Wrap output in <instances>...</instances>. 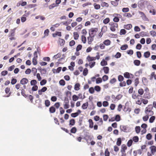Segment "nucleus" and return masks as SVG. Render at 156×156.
I'll return each instance as SVG.
<instances>
[{"label": "nucleus", "instance_id": "nucleus-62", "mask_svg": "<svg viewBox=\"0 0 156 156\" xmlns=\"http://www.w3.org/2000/svg\"><path fill=\"white\" fill-rule=\"evenodd\" d=\"M102 82V79L101 78L99 77L97 78L96 80V83H101Z\"/></svg>", "mask_w": 156, "mask_h": 156}, {"label": "nucleus", "instance_id": "nucleus-29", "mask_svg": "<svg viewBox=\"0 0 156 156\" xmlns=\"http://www.w3.org/2000/svg\"><path fill=\"white\" fill-rule=\"evenodd\" d=\"M150 55V53L149 51H147L144 53V56L146 58L149 57Z\"/></svg>", "mask_w": 156, "mask_h": 156}, {"label": "nucleus", "instance_id": "nucleus-46", "mask_svg": "<svg viewBox=\"0 0 156 156\" xmlns=\"http://www.w3.org/2000/svg\"><path fill=\"white\" fill-rule=\"evenodd\" d=\"M152 136L151 134L149 133L147 134L146 136V138L148 140H150L152 139Z\"/></svg>", "mask_w": 156, "mask_h": 156}, {"label": "nucleus", "instance_id": "nucleus-49", "mask_svg": "<svg viewBox=\"0 0 156 156\" xmlns=\"http://www.w3.org/2000/svg\"><path fill=\"white\" fill-rule=\"evenodd\" d=\"M50 104V101L48 100H46L45 101V105L46 107H48Z\"/></svg>", "mask_w": 156, "mask_h": 156}, {"label": "nucleus", "instance_id": "nucleus-37", "mask_svg": "<svg viewBox=\"0 0 156 156\" xmlns=\"http://www.w3.org/2000/svg\"><path fill=\"white\" fill-rule=\"evenodd\" d=\"M155 119V117L154 116H152L150 118L149 122L150 123H152Z\"/></svg>", "mask_w": 156, "mask_h": 156}, {"label": "nucleus", "instance_id": "nucleus-43", "mask_svg": "<svg viewBox=\"0 0 156 156\" xmlns=\"http://www.w3.org/2000/svg\"><path fill=\"white\" fill-rule=\"evenodd\" d=\"M82 48V46L81 44H79L77 46L76 48V51H79Z\"/></svg>", "mask_w": 156, "mask_h": 156}, {"label": "nucleus", "instance_id": "nucleus-18", "mask_svg": "<svg viewBox=\"0 0 156 156\" xmlns=\"http://www.w3.org/2000/svg\"><path fill=\"white\" fill-rule=\"evenodd\" d=\"M49 111L50 113H53L55 112L56 109L54 106H51L49 108Z\"/></svg>", "mask_w": 156, "mask_h": 156}, {"label": "nucleus", "instance_id": "nucleus-61", "mask_svg": "<svg viewBox=\"0 0 156 156\" xmlns=\"http://www.w3.org/2000/svg\"><path fill=\"white\" fill-rule=\"evenodd\" d=\"M56 7L55 3H53L48 6V8L49 9H51L55 7Z\"/></svg>", "mask_w": 156, "mask_h": 156}, {"label": "nucleus", "instance_id": "nucleus-38", "mask_svg": "<svg viewBox=\"0 0 156 156\" xmlns=\"http://www.w3.org/2000/svg\"><path fill=\"white\" fill-rule=\"evenodd\" d=\"M122 143L121 139V138H119L117 139V141L116 142V144L118 146H120Z\"/></svg>", "mask_w": 156, "mask_h": 156}, {"label": "nucleus", "instance_id": "nucleus-6", "mask_svg": "<svg viewBox=\"0 0 156 156\" xmlns=\"http://www.w3.org/2000/svg\"><path fill=\"white\" fill-rule=\"evenodd\" d=\"M69 100L68 98H65L64 100V108L65 109H66L69 108Z\"/></svg>", "mask_w": 156, "mask_h": 156}, {"label": "nucleus", "instance_id": "nucleus-12", "mask_svg": "<svg viewBox=\"0 0 156 156\" xmlns=\"http://www.w3.org/2000/svg\"><path fill=\"white\" fill-rule=\"evenodd\" d=\"M16 30V28H15L11 30L9 37L14 36L15 35V31Z\"/></svg>", "mask_w": 156, "mask_h": 156}, {"label": "nucleus", "instance_id": "nucleus-21", "mask_svg": "<svg viewBox=\"0 0 156 156\" xmlns=\"http://www.w3.org/2000/svg\"><path fill=\"white\" fill-rule=\"evenodd\" d=\"M127 127L126 126L122 125L120 126V129L121 131L124 132H126L127 130Z\"/></svg>", "mask_w": 156, "mask_h": 156}, {"label": "nucleus", "instance_id": "nucleus-50", "mask_svg": "<svg viewBox=\"0 0 156 156\" xmlns=\"http://www.w3.org/2000/svg\"><path fill=\"white\" fill-rule=\"evenodd\" d=\"M37 52L39 53H40V51H38V49H37V51H35L34 52V57L33 58H37L38 57V56L37 55Z\"/></svg>", "mask_w": 156, "mask_h": 156}, {"label": "nucleus", "instance_id": "nucleus-63", "mask_svg": "<svg viewBox=\"0 0 156 156\" xmlns=\"http://www.w3.org/2000/svg\"><path fill=\"white\" fill-rule=\"evenodd\" d=\"M133 143V140H129L127 143V145L128 147H130L132 145Z\"/></svg>", "mask_w": 156, "mask_h": 156}, {"label": "nucleus", "instance_id": "nucleus-7", "mask_svg": "<svg viewBox=\"0 0 156 156\" xmlns=\"http://www.w3.org/2000/svg\"><path fill=\"white\" fill-rule=\"evenodd\" d=\"M148 2L147 1L141 0H140L139 3V5L141 7H143L145 5H147Z\"/></svg>", "mask_w": 156, "mask_h": 156}, {"label": "nucleus", "instance_id": "nucleus-45", "mask_svg": "<svg viewBox=\"0 0 156 156\" xmlns=\"http://www.w3.org/2000/svg\"><path fill=\"white\" fill-rule=\"evenodd\" d=\"M124 79L123 77L121 75H119L118 76V80L119 82L122 81Z\"/></svg>", "mask_w": 156, "mask_h": 156}, {"label": "nucleus", "instance_id": "nucleus-17", "mask_svg": "<svg viewBox=\"0 0 156 156\" xmlns=\"http://www.w3.org/2000/svg\"><path fill=\"white\" fill-rule=\"evenodd\" d=\"M116 15H117V16H119L118 17L115 16V17H114V18L113 19V21L117 23V22H118L119 20V18H120V17H121L122 16L118 14H116Z\"/></svg>", "mask_w": 156, "mask_h": 156}, {"label": "nucleus", "instance_id": "nucleus-2", "mask_svg": "<svg viewBox=\"0 0 156 156\" xmlns=\"http://www.w3.org/2000/svg\"><path fill=\"white\" fill-rule=\"evenodd\" d=\"M98 31L97 28H91L89 31V35L94 37L97 34Z\"/></svg>", "mask_w": 156, "mask_h": 156}, {"label": "nucleus", "instance_id": "nucleus-32", "mask_svg": "<svg viewBox=\"0 0 156 156\" xmlns=\"http://www.w3.org/2000/svg\"><path fill=\"white\" fill-rule=\"evenodd\" d=\"M128 48V46L127 44H126L122 45L120 47V49L122 50H125Z\"/></svg>", "mask_w": 156, "mask_h": 156}, {"label": "nucleus", "instance_id": "nucleus-22", "mask_svg": "<svg viewBox=\"0 0 156 156\" xmlns=\"http://www.w3.org/2000/svg\"><path fill=\"white\" fill-rule=\"evenodd\" d=\"M10 89L9 87H7L5 89V93L7 94L9 93V94L7 96L8 97H9L11 94V92H10Z\"/></svg>", "mask_w": 156, "mask_h": 156}, {"label": "nucleus", "instance_id": "nucleus-4", "mask_svg": "<svg viewBox=\"0 0 156 156\" xmlns=\"http://www.w3.org/2000/svg\"><path fill=\"white\" fill-rule=\"evenodd\" d=\"M109 24L110 26V30L112 32L115 31L116 30V28L118 27V24L115 23L111 22L109 23Z\"/></svg>", "mask_w": 156, "mask_h": 156}, {"label": "nucleus", "instance_id": "nucleus-25", "mask_svg": "<svg viewBox=\"0 0 156 156\" xmlns=\"http://www.w3.org/2000/svg\"><path fill=\"white\" fill-rule=\"evenodd\" d=\"M88 106V103L87 102L83 103L82 106V108L83 109H85L87 108Z\"/></svg>", "mask_w": 156, "mask_h": 156}, {"label": "nucleus", "instance_id": "nucleus-60", "mask_svg": "<svg viewBox=\"0 0 156 156\" xmlns=\"http://www.w3.org/2000/svg\"><path fill=\"white\" fill-rule=\"evenodd\" d=\"M121 54L120 53L118 52L116 53V54L115 55L114 57L116 58H119L121 57Z\"/></svg>", "mask_w": 156, "mask_h": 156}, {"label": "nucleus", "instance_id": "nucleus-31", "mask_svg": "<svg viewBox=\"0 0 156 156\" xmlns=\"http://www.w3.org/2000/svg\"><path fill=\"white\" fill-rule=\"evenodd\" d=\"M135 131L136 133L138 134L140 131V126H136L135 128Z\"/></svg>", "mask_w": 156, "mask_h": 156}, {"label": "nucleus", "instance_id": "nucleus-59", "mask_svg": "<svg viewBox=\"0 0 156 156\" xmlns=\"http://www.w3.org/2000/svg\"><path fill=\"white\" fill-rule=\"evenodd\" d=\"M94 89L97 92L100 91L101 90L100 87L98 86H96L94 87Z\"/></svg>", "mask_w": 156, "mask_h": 156}, {"label": "nucleus", "instance_id": "nucleus-14", "mask_svg": "<svg viewBox=\"0 0 156 156\" xmlns=\"http://www.w3.org/2000/svg\"><path fill=\"white\" fill-rule=\"evenodd\" d=\"M87 59L88 62H90L96 60V58L94 57H91L88 55L87 57Z\"/></svg>", "mask_w": 156, "mask_h": 156}, {"label": "nucleus", "instance_id": "nucleus-19", "mask_svg": "<svg viewBox=\"0 0 156 156\" xmlns=\"http://www.w3.org/2000/svg\"><path fill=\"white\" fill-rule=\"evenodd\" d=\"M103 69L105 74H108L109 73V69L108 67L107 66L104 67L103 68Z\"/></svg>", "mask_w": 156, "mask_h": 156}, {"label": "nucleus", "instance_id": "nucleus-1", "mask_svg": "<svg viewBox=\"0 0 156 156\" xmlns=\"http://www.w3.org/2000/svg\"><path fill=\"white\" fill-rule=\"evenodd\" d=\"M153 109V106L152 105H149L145 108L144 110L145 113L149 116H152L154 114V112L152 111Z\"/></svg>", "mask_w": 156, "mask_h": 156}, {"label": "nucleus", "instance_id": "nucleus-16", "mask_svg": "<svg viewBox=\"0 0 156 156\" xmlns=\"http://www.w3.org/2000/svg\"><path fill=\"white\" fill-rule=\"evenodd\" d=\"M89 123V127L90 128L92 129L93 127L94 123L91 119H89L88 120Z\"/></svg>", "mask_w": 156, "mask_h": 156}, {"label": "nucleus", "instance_id": "nucleus-58", "mask_svg": "<svg viewBox=\"0 0 156 156\" xmlns=\"http://www.w3.org/2000/svg\"><path fill=\"white\" fill-rule=\"evenodd\" d=\"M101 5L102 7H108L109 6L108 4L105 2H102L101 3Z\"/></svg>", "mask_w": 156, "mask_h": 156}, {"label": "nucleus", "instance_id": "nucleus-39", "mask_svg": "<svg viewBox=\"0 0 156 156\" xmlns=\"http://www.w3.org/2000/svg\"><path fill=\"white\" fill-rule=\"evenodd\" d=\"M77 131V129L75 127H73L70 130L71 133H75Z\"/></svg>", "mask_w": 156, "mask_h": 156}, {"label": "nucleus", "instance_id": "nucleus-3", "mask_svg": "<svg viewBox=\"0 0 156 156\" xmlns=\"http://www.w3.org/2000/svg\"><path fill=\"white\" fill-rule=\"evenodd\" d=\"M20 86L21 85L20 84L17 83L16 85L15 88L17 90H18L20 88V89L21 90V94L23 96L25 97V96H26V95L25 94V90H24V89H25L26 88V86L23 85V87H20Z\"/></svg>", "mask_w": 156, "mask_h": 156}, {"label": "nucleus", "instance_id": "nucleus-56", "mask_svg": "<svg viewBox=\"0 0 156 156\" xmlns=\"http://www.w3.org/2000/svg\"><path fill=\"white\" fill-rule=\"evenodd\" d=\"M81 40L83 43H85L87 41L86 37L82 35L81 36Z\"/></svg>", "mask_w": 156, "mask_h": 156}, {"label": "nucleus", "instance_id": "nucleus-41", "mask_svg": "<svg viewBox=\"0 0 156 156\" xmlns=\"http://www.w3.org/2000/svg\"><path fill=\"white\" fill-rule=\"evenodd\" d=\"M110 21V19L109 18H107L103 20V23L105 24H107Z\"/></svg>", "mask_w": 156, "mask_h": 156}, {"label": "nucleus", "instance_id": "nucleus-13", "mask_svg": "<svg viewBox=\"0 0 156 156\" xmlns=\"http://www.w3.org/2000/svg\"><path fill=\"white\" fill-rule=\"evenodd\" d=\"M144 98L147 99H150L151 98V96L149 92H145L144 95Z\"/></svg>", "mask_w": 156, "mask_h": 156}, {"label": "nucleus", "instance_id": "nucleus-55", "mask_svg": "<svg viewBox=\"0 0 156 156\" xmlns=\"http://www.w3.org/2000/svg\"><path fill=\"white\" fill-rule=\"evenodd\" d=\"M60 45L61 46H63L65 43V41L63 39H61L59 41Z\"/></svg>", "mask_w": 156, "mask_h": 156}, {"label": "nucleus", "instance_id": "nucleus-51", "mask_svg": "<svg viewBox=\"0 0 156 156\" xmlns=\"http://www.w3.org/2000/svg\"><path fill=\"white\" fill-rule=\"evenodd\" d=\"M72 98L73 101H76L79 99V98L76 95H73L72 96Z\"/></svg>", "mask_w": 156, "mask_h": 156}, {"label": "nucleus", "instance_id": "nucleus-36", "mask_svg": "<svg viewBox=\"0 0 156 156\" xmlns=\"http://www.w3.org/2000/svg\"><path fill=\"white\" fill-rule=\"evenodd\" d=\"M134 63L135 65L139 66L140 64V62L139 60H135L134 61Z\"/></svg>", "mask_w": 156, "mask_h": 156}, {"label": "nucleus", "instance_id": "nucleus-40", "mask_svg": "<svg viewBox=\"0 0 156 156\" xmlns=\"http://www.w3.org/2000/svg\"><path fill=\"white\" fill-rule=\"evenodd\" d=\"M88 70L87 68L84 69L83 71V74L84 76H86L88 74Z\"/></svg>", "mask_w": 156, "mask_h": 156}, {"label": "nucleus", "instance_id": "nucleus-23", "mask_svg": "<svg viewBox=\"0 0 156 156\" xmlns=\"http://www.w3.org/2000/svg\"><path fill=\"white\" fill-rule=\"evenodd\" d=\"M103 43L105 45L108 46L110 44L111 42L110 40L108 39H107L104 41Z\"/></svg>", "mask_w": 156, "mask_h": 156}, {"label": "nucleus", "instance_id": "nucleus-54", "mask_svg": "<svg viewBox=\"0 0 156 156\" xmlns=\"http://www.w3.org/2000/svg\"><path fill=\"white\" fill-rule=\"evenodd\" d=\"M149 116L148 115H146L145 116H143L142 118L143 120L144 121H147L149 118Z\"/></svg>", "mask_w": 156, "mask_h": 156}, {"label": "nucleus", "instance_id": "nucleus-44", "mask_svg": "<svg viewBox=\"0 0 156 156\" xmlns=\"http://www.w3.org/2000/svg\"><path fill=\"white\" fill-rule=\"evenodd\" d=\"M139 137L138 136H134L133 138V140L135 143L139 141Z\"/></svg>", "mask_w": 156, "mask_h": 156}, {"label": "nucleus", "instance_id": "nucleus-48", "mask_svg": "<svg viewBox=\"0 0 156 156\" xmlns=\"http://www.w3.org/2000/svg\"><path fill=\"white\" fill-rule=\"evenodd\" d=\"M134 85L136 87L137 86V85L139 83V79L138 78H136L134 80Z\"/></svg>", "mask_w": 156, "mask_h": 156}, {"label": "nucleus", "instance_id": "nucleus-34", "mask_svg": "<svg viewBox=\"0 0 156 156\" xmlns=\"http://www.w3.org/2000/svg\"><path fill=\"white\" fill-rule=\"evenodd\" d=\"M138 93L139 95H142L144 93V90L142 88H140L138 90Z\"/></svg>", "mask_w": 156, "mask_h": 156}, {"label": "nucleus", "instance_id": "nucleus-57", "mask_svg": "<svg viewBox=\"0 0 156 156\" xmlns=\"http://www.w3.org/2000/svg\"><path fill=\"white\" fill-rule=\"evenodd\" d=\"M37 83V81L36 80H32L30 81V84L31 85H35Z\"/></svg>", "mask_w": 156, "mask_h": 156}, {"label": "nucleus", "instance_id": "nucleus-10", "mask_svg": "<svg viewBox=\"0 0 156 156\" xmlns=\"http://www.w3.org/2000/svg\"><path fill=\"white\" fill-rule=\"evenodd\" d=\"M94 37L91 36L90 35L87 37L88 43V44H91L92 42L94 41Z\"/></svg>", "mask_w": 156, "mask_h": 156}, {"label": "nucleus", "instance_id": "nucleus-64", "mask_svg": "<svg viewBox=\"0 0 156 156\" xmlns=\"http://www.w3.org/2000/svg\"><path fill=\"white\" fill-rule=\"evenodd\" d=\"M105 156H109L110 155V152L108 151V148H107L105 150Z\"/></svg>", "mask_w": 156, "mask_h": 156}, {"label": "nucleus", "instance_id": "nucleus-5", "mask_svg": "<svg viewBox=\"0 0 156 156\" xmlns=\"http://www.w3.org/2000/svg\"><path fill=\"white\" fill-rule=\"evenodd\" d=\"M127 148V147L126 145L123 144L122 145L120 151L121 153V156H126V150Z\"/></svg>", "mask_w": 156, "mask_h": 156}, {"label": "nucleus", "instance_id": "nucleus-26", "mask_svg": "<svg viewBox=\"0 0 156 156\" xmlns=\"http://www.w3.org/2000/svg\"><path fill=\"white\" fill-rule=\"evenodd\" d=\"M80 85L79 83H76L74 86V89L76 90H78L80 89Z\"/></svg>", "mask_w": 156, "mask_h": 156}, {"label": "nucleus", "instance_id": "nucleus-20", "mask_svg": "<svg viewBox=\"0 0 156 156\" xmlns=\"http://www.w3.org/2000/svg\"><path fill=\"white\" fill-rule=\"evenodd\" d=\"M132 27V26L131 24H128L125 25L124 26V28L126 30H129L131 29Z\"/></svg>", "mask_w": 156, "mask_h": 156}, {"label": "nucleus", "instance_id": "nucleus-52", "mask_svg": "<svg viewBox=\"0 0 156 156\" xmlns=\"http://www.w3.org/2000/svg\"><path fill=\"white\" fill-rule=\"evenodd\" d=\"M150 34L152 37H154L156 36V32L154 30H151L150 31Z\"/></svg>", "mask_w": 156, "mask_h": 156}, {"label": "nucleus", "instance_id": "nucleus-27", "mask_svg": "<svg viewBox=\"0 0 156 156\" xmlns=\"http://www.w3.org/2000/svg\"><path fill=\"white\" fill-rule=\"evenodd\" d=\"M140 95L137 94V93H136L134 91L132 95V98L133 99H136Z\"/></svg>", "mask_w": 156, "mask_h": 156}, {"label": "nucleus", "instance_id": "nucleus-53", "mask_svg": "<svg viewBox=\"0 0 156 156\" xmlns=\"http://www.w3.org/2000/svg\"><path fill=\"white\" fill-rule=\"evenodd\" d=\"M82 27V25L81 24H79L75 28L76 30L78 31L80 30Z\"/></svg>", "mask_w": 156, "mask_h": 156}, {"label": "nucleus", "instance_id": "nucleus-47", "mask_svg": "<svg viewBox=\"0 0 156 156\" xmlns=\"http://www.w3.org/2000/svg\"><path fill=\"white\" fill-rule=\"evenodd\" d=\"M115 119L116 121H119L121 119V117L119 115H116L115 117Z\"/></svg>", "mask_w": 156, "mask_h": 156}, {"label": "nucleus", "instance_id": "nucleus-33", "mask_svg": "<svg viewBox=\"0 0 156 156\" xmlns=\"http://www.w3.org/2000/svg\"><path fill=\"white\" fill-rule=\"evenodd\" d=\"M75 120L74 119H71L69 121V125L73 126L75 125Z\"/></svg>", "mask_w": 156, "mask_h": 156}, {"label": "nucleus", "instance_id": "nucleus-42", "mask_svg": "<svg viewBox=\"0 0 156 156\" xmlns=\"http://www.w3.org/2000/svg\"><path fill=\"white\" fill-rule=\"evenodd\" d=\"M119 86L121 87H123L126 86V83L125 81L120 82L119 83Z\"/></svg>", "mask_w": 156, "mask_h": 156}, {"label": "nucleus", "instance_id": "nucleus-9", "mask_svg": "<svg viewBox=\"0 0 156 156\" xmlns=\"http://www.w3.org/2000/svg\"><path fill=\"white\" fill-rule=\"evenodd\" d=\"M151 152L152 155H154L156 152V147L155 146H152L150 147Z\"/></svg>", "mask_w": 156, "mask_h": 156}, {"label": "nucleus", "instance_id": "nucleus-11", "mask_svg": "<svg viewBox=\"0 0 156 156\" xmlns=\"http://www.w3.org/2000/svg\"><path fill=\"white\" fill-rule=\"evenodd\" d=\"M140 14V15L141 17L142 18V19L144 20H147V18L146 17V15H145L144 13L141 11H139V12Z\"/></svg>", "mask_w": 156, "mask_h": 156}, {"label": "nucleus", "instance_id": "nucleus-28", "mask_svg": "<svg viewBox=\"0 0 156 156\" xmlns=\"http://www.w3.org/2000/svg\"><path fill=\"white\" fill-rule=\"evenodd\" d=\"M153 78L156 80V74H155V72H152L151 74L150 79L152 80Z\"/></svg>", "mask_w": 156, "mask_h": 156}, {"label": "nucleus", "instance_id": "nucleus-8", "mask_svg": "<svg viewBox=\"0 0 156 156\" xmlns=\"http://www.w3.org/2000/svg\"><path fill=\"white\" fill-rule=\"evenodd\" d=\"M29 80L27 78H23L21 80L20 83L21 84L23 85H25L27 84Z\"/></svg>", "mask_w": 156, "mask_h": 156}, {"label": "nucleus", "instance_id": "nucleus-24", "mask_svg": "<svg viewBox=\"0 0 156 156\" xmlns=\"http://www.w3.org/2000/svg\"><path fill=\"white\" fill-rule=\"evenodd\" d=\"M74 39L76 40L78 39L79 37V34L77 32H74L73 33Z\"/></svg>", "mask_w": 156, "mask_h": 156}, {"label": "nucleus", "instance_id": "nucleus-15", "mask_svg": "<svg viewBox=\"0 0 156 156\" xmlns=\"http://www.w3.org/2000/svg\"><path fill=\"white\" fill-rule=\"evenodd\" d=\"M130 75L131 76H133L132 74L128 72H126L124 73V76L126 78H129Z\"/></svg>", "mask_w": 156, "mask_h": 156}, {"label": "nucleus", "instance_id": "nucleus-30", "mask_svg": "<svg viewBox=\"0 0 156 156\" xmlns=\"http://www.w3.org/2000/svg\"><path fill=\"white\" fill-rule=\"evenodd\" d=\"M100 64L101 66H104L107 65L108 63L107 61L103 59L101 62Z\"/></svg>", "mask_w": 156, "mask_h": 156}, {"label": "nucleus", "instance_id": "nucleus-35", "mask_svg": "<svg viewBox=\"0 0 156 156\" xmlns=\"http://www.w3.org/2000/svg\"><path fill=\"white\" fill-rule=\"evenodd\" d=\"M94 8L96 9H98L100 8V5L99 4H97L96 3H94Z\"/></svg>", "mask_w": 156, "mask_h": 156}]
</instances>
